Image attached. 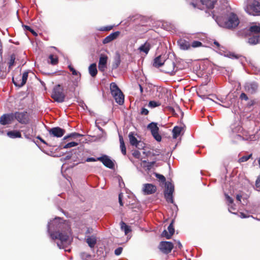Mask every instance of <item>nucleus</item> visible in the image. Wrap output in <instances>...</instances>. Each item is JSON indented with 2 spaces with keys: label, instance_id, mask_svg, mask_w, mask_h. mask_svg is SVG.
I'll return each mask as SVG.
<instances>
[{
  "label": "nucleus",
  "instance_id": "nucleus-6",
  "mask_svg": "<svg viewBox=\"0 0 260 260\" xmlns=\"http://www.w3.org/2000/svg\"><path fill=\"white\" fill-rule=\"evenodd\" d=\"M14 120H16L22 124H27L29 123V114L26 111H16L13 113Z\"/></svg>",
  "mask_w": 260,
  "mask_h": 260
},
{
  "label": "nucleus",
  "instance_id": "nucleus-12",
  "mask_svg": "<svg viewBox=\"0 0 260 260\" xmlns=\"http://www.w3.org/2000/svg\"><path fill=\"white\" fill-rule=\"evenodd\" d=\"M97 160L101 161L105 167L109 169H113L114 167V162L106 155H103L101 157H98Z\"/></svg>",
  "mask_w": 260,
  "mask_h": 260
},
{
  "label": "nucleus",
  "instance_id": "nucleus-40",
  "mask_svg": "<svg viewBox=\"0 0 260 260\" xmlns=\"http://www.w3.org/2000/svg\"><path fill=\"white\" fill-rule=\"evenodd\" d=\"M160 105V103L159 102H156L154 101H151L148 104V106L151 108H155Z\"/></svg>",
  "mask_w": 260,
  "mask_h": 260
},
{
  "label": "nucleus",
  "instance_id": "nucleus-7",
  "mask_svg": "<svg viewBox=\"0 0 260 260\" xmlns=\"http://www.w3.org/2000/svg\"><path fill=\"white\" fill-rule=\"evenodd\" d=\"M163 71L170 75H174L177 70L175 63L171 59H167L163 66Z\"/></svg>",
  "mask_w": 260,
  "mask_h": 260
},
{
  "label": "nucleus",
  "instance_id": "nucleus-5",
  "mask_svg": "<svg viewBox=\"0 0 260 260\" xmlns=\"http://www.w3.org/2000/svg\"><path fill=\"white\" fill-rule=\"evenodd\" d=\"M245 11L250 15L253 16L260 15V3L254 1L251 4H248L245 8Z\"/></svg>",
  "mask_w": 260,
  "mask_h": 260
},
{
  "label": "nucleus",
  "instance_id": "nucleus-59",
  "mask_svg": "<svg viewBox=\"0 0 260 260\" xmlns=\"http://www.w3.org/2000/svg\"><path fill=\"white\" fill-rule=\"evenodd\" d=\"M139 146L141 147L140 149H142L144 147V144L142 142H141V143Z\"/></svg>",
  "mask_w": 260,
  "mask_h": 260
},
{
  "label": "nucleus",
  "instance_id": "nucleus-36",
  "mask_svg": "<svg viewBox=\"0 0 260 260\" xmlns=\"http://www.w3.org/2000/svg\"><path fill=\"white\" fill-rule=\"evenodd\" d=\"M16 59V56L15 54H12L10 56V58L8 62L9 64V70H11L12 67L14 66L15 60Z\"/></svg>",
  "mask_w": 260,
  "mask_h": 260
},
{
  "label": "nucleus",
  "instance_id": "nucleus-49",
  "mask_svg": "<svg viewBox=\"0 0 260 260\" xmlns=\"http://www.w3.org/2000/svg\"><path fill=\"white\" fill-rule=\"evenodd\" d=\"M225 196L227 201H228L230 204H233L234 202L233 199L231 197H230L228 194H225Z\"/></svg>",
  "mask_w": 260,
  "mask_h": 260
},
{
  "label": "nucleus",
  "instance_id": "nucleus-54",
  "mask_svg": "<svg viewBox=\"0 0 260 260\" xmlns=\"http://www.w3.org/2000/svg\"><path fill=\"white\" fill-rule=\"evenodd\" d=\"M242 196L241 194H237L236 195V199L237 201H239L240 202H241V198Z\"/></svg>",
  "mask_w": 260,
  "mask_h": 260
},
{
  "label": "nucleus",
  "instance_id": "nucleus-62",
  "mask_svg": "<svg viewBox=\"0 0 260 260\" xmlns=\"http://www.w3.org/2000/svg\"><path fill=\"white\" fill-rule=\"evenodd\" d=\"M32 34L35 35V36H37V33L32 29V30L30 31Z\"/></svg>",
  "mask_w": 260,
  "mask_h": 260
},
{
  "label": "nucleus",
  "instance_id": "nucleus-63",
  "mask_svg": "<svg viewBox=\"0 0 260 260\" xmlns=\"http://www.w3.org/2000/svg\"><path fill=\"white\" fill-rule=\"evenodd\" d=\"M190 5L192 6V7H193L194 8L196 7V4H194L193 3H191Z\"/></svg>",
  "mask_w": 260,
  "mask_h": 260
},
{
  "label": "nucleus",
  "instance_id": "nucleus-25",
  "mask_svg": "<svg viewBox=\"0 0 260 260\" xmlns=\"http://www.w3.org/2000/svg\"><path fill=\"white\" fill-rule=\"evenodd\" d=\"M113 97L115 99L116 102L120 105H122L124 103V95L122 92L120 93L117 94V95H113Z\"/></svg>",
  "mask_w": 260,
  "mask_h": 260
},
{
  "label": "nucleus",
  "instance_id": "nucleus-15",
  "mask_svg": "<svg viewBox=\"0 0 260 260\" xmlns=\"http://www.w3.org/2000/svg\"><path fill=\"white\" fill-rule=\"evenodd\" d=\"M143 191L145 194H153L156 192V187L152 184L146 183L143 185Z\"/></svg>",
  "mask_w": 260,
  "mask_h": 260
},
{
  "label": "nucleus",
  "instance_id": "nucleus-51",
  "mask_svg": "<svg viewBox=\"0 0 260 260\" xmlns=\"http://www.w3.org/2000/svg\"><path fill=\"white\" fill-rule=\"evenodd\" d=\"M96 160H97V158H96V159H95V158H93V157H88V158L86 159V161H87V162L95 161H96Z\"/></svg>",
  "mask_w": 260,
  "mask_h": 260
},
{
  "label": "nucleus",
  "instance_id": "nucleus-26",
  "mask_svg": "<svg viewBox=\"0 0 260 260\" xmlns=\"http://www.w3.org/2000/svg\"><path fill=\"white\" fill-rule=\"evenodd\" d=\"M202 4L208 9H213L217 0H201Z\"/></svg>",
  "mask_w": 260,
  "mask_h": 260
},
{
  "label": "nucleus",
  "instance_id": "nucleus-37",
  "mask_svg": "<svg viewBox=\"0 0 260 260\" xmlns=\"http://www.w3.org/2000/svg\"><path fill=\"white\" fill-rule=\"evenodd\" d=\"M81 136H82V135L79 133H73L70 134V135H69L68 136H65L63 138V140H66L69 138H77V137H81Z\"/></svg>",
  "mask_w": 260,
  "mask_h": 260
},
{
  "label": "nucleus",
  "instance_id": "nucleus-21",
  "mask_svg": "<svg viewBox=\"0 0 260 260\" xmlns=\"http://www.w3.org/2000/svg\"><path fill=\"white\" fill-rule=\"evenodd\" d=\"M166 60H167L162 58L161 55H159L154 59L153 66V67L157 68L161 66L163 67Z\"/></svg>",
  "mask_w": 260,
  "mask_h": 260
},
{
  "label": "nucleus",
  "instance_id": "nucleus-39",
  "mask_svg": "<svg viewBox=\"0 0 260 260\" xmlns=\"http://www.w3.org/2000/svg\"><path fill=\"white\" fill-rule=\"evenodd\" d=\"M202 46H203V44L198 41H194L190 44V47L197 48Z\"/></svg>",
  "mask_w": 260,
  "mask_h": 260
},
{
  "label": "nucleus",
  "instance_id": "nucleus-47",
  "mask_svg": "<svg viewBox=\"0 0 260 260\" xmlns=\"http://www.w3.org/2000/svg\"><path fill=\"white\" fill-rule=\"evenodd\" d=\"M140 114L141 115H147L149 114V111L145 108H142L141 109Z\"/></svg>",
  "mask_w": 260,
  "mask_h": 260
},
{
  "label": "nucleus",
  "instance_id": "nucleus-33",
  "mask_svg": "<svg viewBox=\"0 0 260 260\" xmlns=\"http://www.w3.org/2000/svg\"><path fill=\"white\" fill-rule=\"evenodd\" d=\"M257 89V85L255 84L252 83L245 87V89L247 92H249L251 93H254L256 91Z\"/></svg>",
  "mask_w": 260,
  "mask_h": 260
},
{
  "label": "nucleus",
  "instance_id": "nucleus-53",
  "mask_svg": "<svg viewBox=\"0 0 260 260\" xmlns=\"http://www.w3.org/2000/svg\"><path fill=\"white\" fill-rule=\"evenodd\" d=\"M213 43L215 45H216L217 49H220L221 46L217 41H214Z\"/></svg>",
  "mask_w": 260,
  "mask_h": 260
},
{
  "label": "nucleus",
  "instance_id": "nucleus-10",
  "mask_svg": "<svg viewBox=\"0 0 260 260\" xmlns=\"http://www.w3.org/2000/svg\"><path fill=\"white\" fill-rule=\"evenodd\" d=\"M48 133L51 137L61 138L66 133V130L60 127L57 126L48 129Z\"/></svg>",
  "mask_w": 260,
  "mask_h": 260
},
{
  "label": "nucleus",
  "instance_id": "nucleus-4",
  "mask_svg": "<svg viewBox=\"0 0 260 260\" xmlns=\"http://www.w3.org/2000/svg\"><path fill=\"white\" fill-rule=\"evenodd\" d=\"M63 91V88L60 84H57L53 87L51 97L56 102L62 103L66 96Z\"/></svg>",
  "mask_w": 260,
  "mask_h": 260
},
{
  "label": "nucleus",
  "instance_id": "nucleus-14",
  "mask_svg": "<svg viewBox=\"0 0 260 260\" xmlns=\"http://www.w3.org/2000/svg\"><path fill=\"white\" fill-rule=\"evenodd\" d=\"M108 56L105 54H101L100 57L98 68L100 71L104 72L107 68Z\"/></svg>",
  "mask_w": 260,
  "mask_h": 260
},
{
  "label": "nucleus",
  "instance_id": "nucleus-30",
  "mask_svg": "<svg viewBox=\"0 0 260 260\" xmlns=\"http://www.w3.org/2000/svg\"><path fill=\"white\" fill-rule=\"evenodd\" d=\"M142 164L143 167L145 169V170L149 171L155 164V161H153L151 162H147L146 160H143Z\"/></svg>",
  "mask_w": 260,
  "mask_h": 260
},
{
  "label": "nucleus",
  "instance_id": "nucleus-23",
  "mask_svg": "<svg viewBox=\"0 0 260 260\" xmlns=\"http://www.w3.org/2000/svg\"><path fill=\"white\" fill-rule=\"evenodd\" d=\"M150 43L147 41L144 44L142 45L138 49L140 52H143L147 54L151 48Z\"/></svg>",
  "mask_w": 260,
  "mask_h": 260
},
{
  "label": "nucleus",
  "instance_id": "nucleus-50",
  "mask_svg": "<svg viewBox=\"0 0 260 260\" xmlns=\"http://www.w3.org/2000/svg\"><path fill=\"white\" fill-rule=\"evenodd\" d=\"M122 196H123V195H122V193H120L119 194L118 200H119V204L121 206H122L123 205V203L122 200Z\"/></svg>",
  "mask_w": 260,
  "mask_h": 260
},
{
  "label": "nucleus",
  "instance_id": "nucleus-43",
  "mask_svg": "<svg viewBox=\"0 0 260 260\" xmlns=\"http://www.w3.org/2000/svg\"><path fill=\"white\" fill-rule=\"evenodd\" d=\"M120 63V59L119 57H118L115 59V61L113 62L112 64V69H117Z\"/></svg>",
  "mask_w": 260,
  "mask_h": 260
},
{
  "label": "nucleus",
  "instance_id": "nucleus-24",
  "mask_svg": "<svg viewBox=\"0 0 260 260\" xmlns=\"http://www.w3.org/2000/svg\"><path fill=\"white\" fill-rule=\"evenodd\" d=\"M110 88L112 96L114 95H117V94L120 93V92H122L117 84L114 82H112L110 84Z\"/></svg>",
  "mask_w": 260,
  "mask_h": 260
},
{
  "label": "nucleus",
  "instance_id": "nucleus-41",
  "mask_svg": "<svg viewBox=\"0 0 260 260\" xmlns=\"http://www.w3.org/2000/svg\"><path fill=\"white\" fill-rule=\"evenodd\" d=\"M78 145V143L75 142H71L70 143H68V144H66L63 148L65 149L71 148L73 147L76 146Z\"/></svg>",
  "mask_w": 260,
  "mask_h": 260
},
{
  "label": "nucleus",
  "instance_id": "nucleus-55",
  "mask_svg": "<svg viewBox=\"0 0 260 260\" xmlns=\"http://www.w3.org/2000/svg\"><path fill=\"white\" fill-rule=\"evenodd\" d=\"M23 27L26 30H28L29 31L32 30V29L29 26L23 25Z\"/></svg>",
  "mask_w": 260,
  "mask_h": 260
},
{
  "label": "nucleus",
  "instance_id": "nucleus-44",
  "mask_svg": "<svg viewBox=\"0 0 260 260\" xmlns=\"http://www.w3.org/2000/svg\"><path fill=\"white\" fill-rule=\"evenodd\" d=\"M113 27V26H112V25H109V26H103V27H101L99 29V30H100V31H109V30L112 29Z\"/></svg>",
  "mask_w": 260,
  "mask_h": 260
},
{
  "label": "nucleus",
  "instance_id": "nucleus-45",
  "mask_svg": "<svg viewBox=\"0 0 260 260\" xmlns=\"http://www.w3.org/2000/svg\"><path fill=\"white\" fill-rule=\"evenodd\" d=\"M123 248L121 247H119L117 248H116L114 251V254L116 255H119L122 251Z\"/></svg>",
  "mask_w": 260,
  "mask_h": 260
},
{
  "label": "nucleus",
  "instance_id": "nucleus-18",
  "mask_svg": "<svg viewBox=\"0 0 260 260\" xmlns=\"http://www.w3.org/2000/svg\"><path fill=\"white\" fill-rule=\"evenodd\" d=\"M28 74V73L27 72H25L23 73L21 81H18V82L15 81L14 80V78H13L12 80H13V82L14 84L16 86H18L19 87H21L23 86V85H24L26 82L27 80Z\"/></svg>",
  "mask_w": 260,
  "mask_h": 260
},
{
  "label": "nucleus",
  "instance_id": "nucleus-20",
  "mask_svg": "<svg viewBox=\"0 0 260 260\" xmlns=\"http://www.w3.org/2000/svg\"><path fill=\"white\" fill-rule=\"evenodd\" d=\"M129 143L131 145L135 146L136 148L140 149L141 147L139 146L141 143V141H138L137 138L134 136L133 133H130L128 135Z\"/></svg>",
  "mask_w": 260,
  "mask_h": 260
},
{
  "label": "nucleus",
  "instance_id": "nucleus-3",
  "mask_svg": "<svg viewBox=\"0 0 260 260\" xmlns=\"http://www.w3.org/2000/svg\"><path fill=\"white\" fill-rule=\"evenodd\" d=\"M53 240L58 239L60 241L57 243L59 248H64L69 244V236L68 233L63 232H55L50 234Z\"/></svg>",
  "mask_w": 260,
  "mask_h": 260
},
{
  "label": "nucleus",
  "instance_id": "nucleus-34",
  "mask_svg": "<svg viewBox=\"0 0 260 260\" xmlns=\"http://www.w3.org/2000/svg\"><path fill=\"white\" fill-rule=\"evenodd\" d=\"M120 225L121 230L124 232L125 235L127 234L131 231L130 227L126 224V223L123 221L121 222Z\"/></svg>",
  "mask_w": 260,
  "mask_h": 260
},
{
  "label": "nucleus",
  "instance_id": "nucleus-16",
  "mask_svg": "<svg viewBox=\"0 0 260 260\" xmlns=\"http://www.w3.org/2000/svg\"><path fill=\"white\" fill-rule=\"evenodd\" d=\"M120 34V32L119 31H116L112 32L103 39L102 43L104 44H108L117 39Z\"/></svg>",
  "mask_w": 260,
  "mask_h": 260
},
{
  "label": "nucleus",
  "instance_id": "nucleus-57",
  "mask_svg": "<svg viewBox=\"0 0 260 260\" xmlns=\"http://www.w3.org/2000/svg\"><path fill=\"white\" fill-rule=\"evenodd\" d=\"M37 139H39L41 142H42L43 143L46 144V142L45 141H44L42 138H41L40 136L37 137Z\"/></svg>",
  "mask_w": 260,
  "mask_h": 260
},
{
  "label": "nucleus",
  "instance_id": "nucleus-19",
  "mask_svg": "<svg viewBox=\"0 0 260 260\" xmlns=\"http://www.w3.org/2000/svg\"><path fill=\"white\" fill-rule=\"evenodd\" d=\"M177 44L182 50H186L190 48V43L183 39H179L177 41Z\"/></svg>",
  "mask_w": 260,
  "mask_h": 260
},
{
  "label": "nucleus",
  "instance_id": "nucleus-17",
  "mask_svg": "<svg viewBox=\"0 0 260 260\" xmlns=\"http://www.w3.org/2000/svg\"><path fill=\"white\" fill-rule=\"evenodd\" d=\"M247 35L249 37L248 43L252 45H256L260 42V35H250L247 34Z\"/></svg>",
  "mask_w": 260,
  "mask_h": 260
},
{
  "label": "nucleus",
  "instance_id": "nucleus-11",
  "mask_svg": "<svg viewBox=\"0 0 260 260\" xmlns=\"http://www.w3.org/2000/svg\"><path fill=\"white\" fill-rule=\"evenodd\" d=\"M14 121L13 113L4 114L0 117V124L3 125L10 124Z\"/></svg>",
  "mask_w": 260,
  "mask_h": 260
},
{
  "label": "nucleus",
  "instance_id": "nucleus-13",
  "mask_svg": "<svg viewBox=\"0 0 260 260\" xmlns=\"http://www.w3.org/2000/svg\"><path fill=\"white\" fill-rule=\"evenodd\" d=\"M174 220H172L169 226L168 227V232L165 230L161 233V236L166 237L167 239L171 238L172 236L175 232V230L173 226Z\"/></svg>",
  "mask_w": 260,
  "mask_h": 260
},
{
  "label": "nucleus",
  "instance_id": "nucleus-1",
  "mask_svg": "<svg viewBox=\"0 0 260 260\" xmlns=\"http://www.w3.org/2000/svg\"><path fill=\"white\" fill-rule=\"evenodd\" d=\"M213 18L215 19L218 24L221 27L228 29L236 28L240 23L239 19L236 14L232 12H228L223 17H216L213 14Z\"/></svg>",
  "mask_w": 260,
  "mask_h": 260
},
{
  "label": "nucleus",
  "instance_id": "nucleus-2",
  "mask_svg": "<svg viewBox=\"0 0 260 260\" xmlns=\"http://www.w3.org/2000/svg\"><path fill=\"white\" fill-rule=\"evenodd\" d=\"M155 176L159 180V181L165 183L166 188L164 191L165 198L168 203H173V193L174 190V186L171 182H166V179L164 176L154 173Z\"/></svg>",
  "mask_w": 260,
  "mask_h": 260
},
{
  "label": "nucleus",
  "instance_id": "nucleus-29",
  "mask_svg": "<svg viewBox=\"0 0 260 260\" xmlns=\"http://www.w3.org/2000/svg\"><path fill=\"white\" fill-rule=\"evenodd\" d=\"M88 70L90 75L93 77H95L98 73L96 64L95 63L90 64L88 68Z\"/></svg>",
  "mask_w": 260,
  "mask_h": 260
},
{
  "label": "nucleus",
  "instance_id": "nucleus-52",
  "mask_svg": "<svg viewBox=\"0 0 260 260\" xmlns=\"http://www.w3.org/2000/svg\"><path fill=\"white\" fill-rule=\"evenodd\" d=\"M239 216L242 218H245L249 217V216L246 215L245 213L243 212L240 213Z\"/></svg>",
  "mask_w": 260,
  "mask_h": 260
},
{
  "label": "nucleus",
  "instance_id": "nucleus-48",
  "mask_svg": "<svg viewBox=\"0 0 260 260\" xmlns=\"http://www.w3.org/2000/svg\"><path fill=\"white\" fill-rule=\"evenodd\" d=\"M240 99L242 100H244L245 101H247L248 100L247 95L244 92H242L240 96Z\"/></svg>",
  "mask_w": 260,
  "mask_h": 260
},
{
  "label": "nucleus",
  "instance_id": "nucleus-58",
  "mask_svg": "<svg viewBox=\"0 0 260 260\" xmlns=\"http://www.w3.org/2000/svg\"><path fill=\"white\" fill-rule=\"evenodd\" d=\"M133 205H134V203L132 204H127L126 206H128L130 209H133L134 208H135V207H134L133 206Z\"/></svg>",
  "mask_w": 260,
  "mask_h": 260
},
{
  "label": "nucleus",
  "instance_id": "nucleus-35",
  "mask_svg": "<svg viewBox=\"0 0 260 260\" xmlns=\"http://www.w3.org/2000/svg\"><path fill=\"white\" fill-rule=\"evenodd\" d=\"M49 58L50 60V62L51 64L53 65H55L57 64L58 62V59L56 56H55L53 54H50L49 56Z\"/></svg>",
  "mask_w": 260,
  "mask_h": 260
},
{
  "label": "nucleus",
  "instance_id": "nucleus-56",
  "mask_svg": "<svg viewBox=\"0 0 260 260\" xmlns=\"http://www.w3.org/2000/svg\"><path fill=\"white\" fill-rule=\"evenodd\" d=\"M255 101L254 100L250 101L249 103L248 104V105L249 106H253L255 104Z\"/></svg>",
  "mask_w": 260,
  "mask_h": 260
},
{
  "label": "nucleus",
  "instance_id": "nucleus-32",
  "mask_svg": "<svg viewBox=\"0 0 260 260\" xmlns=\"http://www.w3.org/2000/svg\"><path fill=\"white\" fill-rule=\"evenodd\" d=\"M182 130V127L180 126H175L172 131L173 138L176 139L180 135Z\"/></svg>",
  "mask_w": 260,
  "mask_h": 260
},
{
  "label": "nucleus",
  "instance_id": "nucleus-42",
  "mask_svg": "<svg viewBox=\"0 0 260 260\" xmlns=\"http://www.w3.org/2000/svg\"><path fill=\"white\" fill-rule=\"evenodd\" d=\"M252 156V154H250L248 155L243 156L239 159V162H243L247 161Z\"/></svg>",
  "mask_w": 260,
  "mask_h": 260
},
{
  "label": "nucleus",
  "instance_id": "nucleus-61",
  "mask_svg": "<svg viewBox=\"0 0 260 260\" xmlns=\"http://www.w3.org/2000/svg\"><path fill=\"white\" fill-rule=\"evenodd\" d=\"M139 86L140 87V90L141 92L142 93L143 91V88L142 86L140 84H139Z\"/></svg>",
  "mask_w": 260,
  "mask_h": 260
},
{
  "label": "nucleus",
  "instance_id": "nucleus-38",
  "mask_svg": "<svg viewBox=\"0 0 260 260\" xmlns=\"http://www.w3.org/2000/svg\"><path fill=\"white\" fill-rule=\"evenodd\" d=\"M68 68L69 69L70 71L72 72L73 75L77 76L79 75V78H80L81 74L78 71H77L71 64L68 66Z\"/></svg>",
  "mask_w": 260,
  "mask_h": 260
},
{
  "label": "nucleus",
  "instance_id": "nucleus-64",
  "mask_svg": "<svg viewBox=\"0 0 260 260\" xmlns=\"http://www.w3.org/2000/svg\"><path fill=\"white\" fill-rule=\"evenodd\" d=\"M258 164H259V166H260V158H259V160H258Z\"/></svg>",
  "mask_w": 260,
  "mask_h": 260
},
{
  "label": "nucleus",
  "instance_id": "nucleus-27",
  "mask_svg": "<svg viewBox=\"0 0 260 260\" xmlns=\"http://www.w3.org/2000/svg\"><path fill=\"white\" fill-rule=\"evenodd\" d=\"M86 242L90 248H93L96 243V239L93 236H88L86 240Z\"/></svg>",
  "mask_w": 260,
  "mask_h": 260
},
{
  "label": "nucleus",
  "instance_id": "nucleus-9",
  "mask_svg": "<svg viewBox=\"0 0 260 260\" xmlns=\"http://www.w3.org/2000/svg\"><path fill=\"white\" fill-rule=\"evenodd\" d=\"M173 248V244L169 241H161L158 246L159 249L165 254L170 253Z\"/></svg>",
  "mask_w": 260,
  "mask_h": 260
},
{
  "label": "nucleus",
  "instance_id": "nucleus-8",
  "mask_svg": "<svg viewBox=\"0 0 260 260\" xmlns=\"http://www.w3.org/2000/svg\"><path fill=\"white\" fill-rule=\"evenodd\" d=\"M147 128L150 131L151 135L157 141H161V136L158 133L159 127L157 126V123L154 122L150 123L147 126Z\"/></svg>",
  "mask_w": 260,
  "mask_h": 260
},
{
  "label": "nucleus",
  "instance_id": "nucleus-22",
  "mask_svg": "<svg viewBox=\"0 0 260 260\" xmlns=\"http://www.w3.org/2000/svg\"><path fill=\"white\" fill-rule=\"evenodd\" d=\"M247 31V34H250V35H260V24H258L257 25H253L250 26Z\"/></svg>",
  "mask_w": 260,
  "mask_h": 260
},
{
  "label": "nucleus",
  "instance_id": "nucleus-28",
  "mask_svg": "<svg viewBox=\"0 0 260 260\" xmlns=\"http://www.w3.org/2000/svg\"><path fill=\"white\" fill-rule=\"evenodd\" d=\"M7 136L12 139L21 138V133L19 131H11L7 132Z\"/></svg>",
  "mask_w": 260,
  "mask_h": 260
},
{
  "label": "nucleus",
  "instance_id": "nucleus-31",
  "mask_svg": "<svg viewBox=\"0 0 260 260\" xmlns=\"http://www.w3.org/2000/svg\"><path fill=\"white\" fill-rule=\"evenodd\" d=\"M119 142H120V147L121 149V151L123 155H126V147L124 144V142L123 139V137L119 135Z\"/></svg>",
  "mask_w": 260,
  "mask_h": 260
},
{
  "label": "nucleus",
  "instance_id": "nucleus-46",
  "mask_svg": "<svg viewBox=\"0 0 260 260\" xmlns=\"http://www.w3.org/2000/svg\"><path fill=\"white\" fill-rule=\"evenodd\" d=\"M133 156L136 158H139L141 156V153L138 150H134L132 153Z\"/></svg>",
  "mask_w": 260,
  "mask_h": 260
},
{
  "label": "nucleus",
  "instance_id": "nucleus-60",
  "mask_svg": "<svg viewBox=\"0 0 260 260\" xmlns=\"http://www.w3.org/2000/svg\"><path fill=\"white\" fill-rule=\"evenodd\" d=\"M178 246L179 249H181L182 247L181 243L179 241L178 242Z\"/></svg>",
  "mask_w": 260,
  "mask_h": 260
}]
</instances>
